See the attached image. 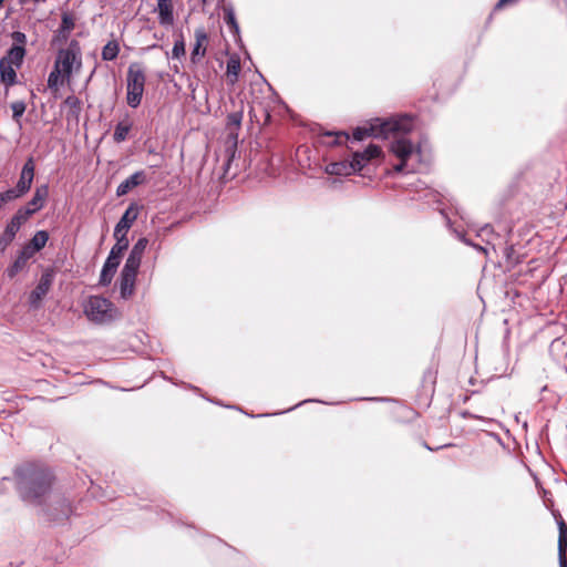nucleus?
<instances>
[{"label": "nucleus", "instance_id": "1", "mask_svg": "<svg viewBox=\"0 0 567 567\" xmlns=\"http://www.w3.org/2000/svg\"><path fill=\"white\" fill-rule=\"evenodd\" d=\"M16 488L19 497L27 505L41 507L48 520L64 525L75 508L70 499L61 494H53L54 475L40 463H25L14 471Z\"/></svg>", "mask_w": 567, "mask_h": 567}, {"label": "nucleus", "instance_id": "2", "mask_svg": "<svg viewBox=\"0 0 567 567\" xmlns=\"http://www.w3.org/2000/svg\"><path fill=\"white\" fill-rule=\"evenodd\" d=\"M413 128L410 115H398L389 118H375L369 126H358L352 132V140L361 142L367 137L388 138L390 134H406Z\"/></svg>", "mask_w": 567, "mask_h": 567}, {"label": "nucleus", "instance_id": "3", "mask_svg": "<svg viewBox=\"0 0 567 567\" xmlns=\"http://www.w3.org/2000/svg\"><path fill=\"white\" fill-rule=\"evenodd\" d=\"M381 147L377 144H370L363 151H357L351 154V159H342L329 163L326 166V173L337 176H350L360 173L371 159L381 156Z\"/></svg>", "mask_w": 567, "mask_h": 567}, {"label": "nucleus", "instance_id": "4", "mask_svg": "<svg viewBox=\"0 0 567 567\" xmlns=\"http://www.w3.org/2000/svg\"><path fill=\"white\" fill-rule=\"evenodd\" d=\"M146 75L141 63L133 62L128 65L126 74V102L130 107L140 106L145 89Z\"/></svg>", "mask_w": 567, "mask_h": 567}, {"label": "nucleus", "instance_id": "5", "mask_svg": "<svg viewBox=\"0 0 567 567\" xmlns=\"http://www.w3.org/2000/svg\"><path fill=\"white\" fill-rule=\"evenodd\" d=\"M54 65L62 70L66 80H69L75 69L79 71L82 66V49L78 40L72 39L65 48H59Z\"/></svg>", "mask_w": 567, "mask_h": 567}, {"label": "nucleus", "instance_id": "6", "mask_svg": "<svg viewBox=\"0 0 567 567\" xmlns=\"http://www.w3.org/2000/svg\"><path fill=\"white\" fill-rule=\"evenodd\" d=\"M84 312L91 321L109 323L116 318L117 310L107 298L91 296L84 307Z\"/></svg>", "mask_w": 567, "mask_h": 567}, {"label": "nucleus", "instance_id": "7", "mask_svg": "<svg viewBox=\"0 0 567 567\" xmlns=\"http://www.w3.org/2000/svg\"><path fill=\"white\" fill-rule=\"evenodd\" d=\"M128 238L122 235L116 239L115 245L111 248L106 260L103 264L99 284L103 287L109 286L120 266L123 252L128 248Z\"/></svg>", "mask_w": 567, "mask_h": 567}, {"label": "nucleus", "instance_id": "8", "mask_svg": "<svg viewBox=\"0 0 567 567\" xmlns=\"http://www.w3.org/2000/svg\"><path fill=\"white\" fill-rule=\"evenodd\" d=\"M34 176L35 161L33 156H29L21 168L16 185L10 188L19 199L24 197L31 190Z\"/></svg>", "mask_w": 567, "mask_h": 567}, {"label": "nucleus", "instance_id": "9", "mask_svg": "<svg viewBox=\"0 0 567 567\" xmlns=\"http://www.w3.org/2000/svg\"><path fill=\"white\" fill-rule=\"evenodd\" d=\"M50 194V186L48 183L38 185L34 188L31 199L24 206H20L17 210L23 215L28 220L38 212H40L48 199Z\"/></svg>", "mask_w": 567, "mask_h": 567}, {"label": "nucleus", "instance_id": "10", "mask_svg": "<svg viewBox=\"0 0 567 567\" xmlns=\"http://www.w3.org/2000/svg\"><path fill=\"white\" fill-rule=\"evenodd\" d=\"M54 276L55 272L51 267H48L42 271L38 285L29 295V303L31 307L37 308L42 299L47 296L53 284Z\"/></svg>", "mask_w": 567, "mask_h": 567}, {"label": "nucleus", "instance_id": "11", "mask_svg": "<svg viewBox=\"0 0 567 567\" xmlns=\"http://www.w3.org/2000/svg\"><path fill=\"white\" fill-rule=\"evenodd\" d=\"M141 208L142 206L135 202L130 204L114 227L115 239L120 238L122 235L127 237V231L137 219Z\"/></svg>", "mask_w": 567, "mask_h": 567}, {"label": "nucleus", "instance_id": "12", "mask_svg": "<svg viewBox=\"0 0 567 567\" xmlns=\"http://www.w3.org/2000/svg\"><path fill=\"white\" fill-rule=\"evenodd\" d=\"M148 245V239L146 237H141L137 239V241L133 245V247L130 250V254L125 260L124 267L122 269H125L130 272H136L138 274L141 262L143 255L145 252V249Z\"/></svg>", "mask_w": 567, "mask_h": 567}, {"label": "nucleus", "instance_id": "13", "mask_svg": "<svg viewBox=\"0 0 567 567\" xmlns=\"http://www.w3.org/2000/svg\"><path fill=\"white\" fill-rule=\"evenodd\" d=\"M195 43L190 52V62L197 64L206 54V45L208 43V34L204 27H199L194 32Z\"/></svg>", "mask_w": 567, "mask_h": 567}, {"label": "nucleus", "instance_id": "14", "mask_svg": "<svg viewBox=\"0 0 567 567\" xmlns=\"http://www.w3.org/2000/svg\"><path fill=\"white\" fill-rule=\"evenodd\" d=\"M20 68H16L14 64H11L7 60L0 59V83L3 85L6 92L8 90L19 83L17 71Z\"/></svg>", "mask_w": 567, "mask_h": 567}, {"label": "nucleus", "instance_id": "15", "mask_svg": "<svg viewBox=\"0 0 567 567\" xmlns=\"http://www.w3.org/2000/svg\"><path fill=\"white\" fill-rule=\"evenodd\" d=\"M146 173L144 171H137L124 179L116 188V196L122 197L128 194L133 188L146 183Z\"/></svg>", "mask_w": 567, "mask_h": 567}, {"label": "nucleus", "instance_id": "16", "mask_svg": "<svg viewBox=\"0 0 567 567\" xmlns=\"http://www.w3.org/2000/svg\"><path fill=\"white\" fill-rule=\"evenodd\" d=\"M136 272H130L125 269L121 270L120 275V295L121 298L127 299L133 295L135 280H136Z\"/></svg>", "mask_w": 567, "mask_h": 567}, {"label": "nucleus", "instance_id": "17", "mask_svg": "<svg viewBox=\"0 0 567 567\" xmlns=\"http://www.w3.org/2000/svg\"><path fill=\"white\" fill-rule=\"evenodd\" d=\"M158 22L163 27L174 22L173 0H157Z\"/></svg>", "mask_w": 567, "mask_h": 567}, {"label": "nucleus", "instance_id": "18", "mask_svg": "<svg viewBox=\"0 0 567 567\" xmlns=\"http://www.w3.org/2000/svg\"><path fill=\"white\" fill-rule=\"evenodd\" d=\"M413 151V143L405 137H400L391 143V152L400 159L406 161L412 155Z\"/></svg>", "mask_w": 567, "mask_h": 567}, {"label": "nucleus", "instance_id": "19", "mask_svg": "<svg viewBox=\"0 0 567 567\" xmlns=\"http://www.w3.org/2000/svg\"><path fill=\"white\" fill-rule=\"evenodd\" d=\"M27 55V48L22 45H11L1 56V60H7L11 64H14L16 68H21L24 62V58Z\"/></svg>", "mask_w": 567, "mask_h": 567}, {"label": "nucleus", "instance_id": "20", "mask_svg": "<svg viewBox=\"0 0 567 567\" xmlns=\"http://www.w3.org/2000/svg\"><path fill=\"white\" fill-rule=\"evenodd\" d=\"M241 70L240 58L237 54H233L226 66V80L227 84L235 85L238 81V76Z\"/></svg>", "mask_w": 567, "mask_h": 567}, {"label": "nucleus", "instance_id": "21", "mask_svg": "<svg viewBox=\"0 0 567 567\" xmlns=\"http://www.w3.org/2000/svg\"><path fill=\"white\" fill-rule=\"evenodd\" d=\"M224 21L233 32L235 40H240L239 24L233 7L224 8Z\"/></svg>", "mask_w": 567, "mask_h": 567}, {"label": "nucleus", "instance_id": "22", "mask_svg": "<svg viewBox=\"0 0 567 567\" xmlns=\"http://www.w3.org/2000/svg\"><path fill=\"white\" fill-rule=\"evenodd\" d=\"M237 145H238V133L236 132H229L227 136V147H226V164L225 168L228 169L230 166V163L234 161L237 152Z\"/></svg>", "mask_w": 567, "mask_h": 567}, {"label": "nucleus", "instance_id": "23", "mask_svg": "<svg viewBox=\"0 0 567 567\" xmlns=\"http://www.w3.org/2000/svg\"><path fill=\"white\" fill-rule=\"evenodd\" d=\"M27 265L28 261L18 254L13 262L6 268L4 276L12 280L19 272L25 269Z\"/></svg>", "mask_w": 567, "mask_h": 567}, {"label": "nucleus", "instance_id": "24", "mask_svg": "<svg viewBox=\"0 0 567 567\" xmlns=\"http://www.w3.org/2000/svg\"><path fill=\"white\" fill-rule=\"evenodd\" d=\"M441 215L445 219V224L449 227V229L454 234V236L464 243L465 245H473V241L468 238H466L465 230L463 228L454 227L451 218L447 216L444 209L440 210Z\"/></svg>", "mask_w": 567, "mask_h": 567}, {"label": "nucleus", "instance_id": "25", "mask_svg": "<svg viewBox=\"0 0 567 567\" xmlns=\"http://www.w3.org/2000/svg\"><path fill=\"white\" fill-rule=\"evenodd\" d=\"M63 103L69 107L68 118H78L81 112L80 99L72 94L66 96Z\"/></svg>", "mask_w": 567, "mask_h": 567}, {"label": "nucleus", "instance_id": "26", "mask_svg": "<svg viewBox=\"0 0 567 567\" xmlns=\"http://www.w3.org/2000/svg\"><path fill=\"white\" fill-rule=\"evenodd\" d=\"M27 221H28V219L17 210L12 215V217L8 220V223L4 227V230H9L10 233H12L13 235L17 236L21 226Z\"/></svg>", "mask_w": 567, "mask_h": 567}, {"label": "nucleus", "instance_id": "27", "mask_svg": "<svg viewBox=\"0 0 567 567\" xmlns=\"http://www.w3.org/2000/svg\"><path fill=\"white\" fill-rule=\"evenodd\" d=\"M49 238H50V235L47 230H38L32 236L29 244L33 247L34 250H37L39 252L45 247Z\"/></svg>", "mask_w": 567, "mask_h": 567}, {"label": "nucleus", "instance_id": "28", "mask_svg": "<svg viewBox=\"0 0 567 567\" xmlns=\"http://www.w3.org/2000/svg\"><path fill=\"white\" fill-rule=\"evenodd\" d=\"M120 53V45L116 41H109L102 49V60L103 61H113L117 58Z\"/></svg>", "mask_w": 567, "mask_h": 567}, {"label": "nucleus", "instance_id": "29", "mask_svg": "<svg viewBox=\"0 0 567 567\" xmlns=\"http://www.w3.org/2000/svg\"><path fill=\"white\" fill-rule=\"evenodd\" d=\"M64 80H66V78L64 76L62 70L53 65V69L48 76V87L56 90L60 85L63 84Z\"/></svg>", "mask_w": 567, "mask_h": 567}, {"label": "nucleus", "instance_id": "30", "mask_svg": "<svg viewBox=\"0 0 567 567\" xmlns=\"http://www.w3.org/2000/svg\"><path fill=\"white\" fill-rule=\"evenodd\" d=\"M132 124L131 123H123L118 122L115 125L114 133H113V140L116 143L124 142L127 138V135L131 131Z\"/></svg>", "mask_w": 567, "mask_h": 567}, {"label": "nucleus", "instance_id": "31", "mask_svg": "<svg viewBox=\"0 0 567 567\" xmlns=\"http://www.w3.org/2000/svg\"><path fill=\"white\" fill-rule=\"evenodd\" d=\"M70 33L69 31H64L60 28H58V30L54 31L53 35H52V39H51V47L52 48H62L63 44H66L69 43V38H70Z\"/></svg>", "mask_w": 567, "mask_h": 567}, {"label": "nucleus", "instance_id": "32", "mask_svg": "<svg viewBox=\"0 0 567 567\" xmlns=\"http://www.w3.org/2000/svg\"><path fill=\"white\" fill-rule=\"evenodd\" d=\"M558 553L567 550V524L560 519L558 523Z\"/></svg>", "mask_w": 567, "mask_h": 567}, {"label": "nucleus", "instance_id": "33", "mask_svg": "<svg viewBox=\"0 0 567 567\" xmlns=\"http://www.w3.org/2000/svg\"><path fill=\"white\" fill-rule=\"evenodd\" d=\"M185 54H186L185 41H184L183 34H181L178 37V39H176L174 42L172 53H171V59L179 60L181 58H184Z\"/></svg>", "mask_w": 567, "mask_h": 567}, {"label": "nucleus", "instance_id": "34", "mask_svg": "<svg viewBox=\"0 0 567 567\" xmlns=\"http://www.w3.org/2000/svg\"><path fill=\"white\" fill-rule=\"evenodd\" d=\"M489 236H494V229L489 224L483 225L476 233V237H480L486 245H492V249L495 251V245L492 244Z\"/></svg>", "mask_w": 567, "mask_h": 567}, {"label": "nucleus", "instance_id": "35", "mask_svg": "<svg viewBox=\"0 0 567 567\" xmlns=\"http://www.w3.org/2000/svg\"><path fill=\"white\" fill-rule=\"evenodd\" d=\"M75 27V19L71 12H62L60 29L71 32Z\"/></svg>", "mask_w": 567, "mask_h": 567}, {"label": "nucleus", "instance_id": "36", "mask_svg": "<svg viewBox=\"0 0 567 567\" xmlns=\"http://www.w3.org/2000/svg\"><path fill=\"white\" fill-rule=\"evenodd\" d=\"M11 110L13 121L20 124V120L27 110V104L23 101H16L11 103Z\"/></svg>", "mask_w": 567, "mask_h": 567}, {"label": "nucleus", "instance_id": "37", "mask_svg": "<svg viewBox=\"0 0 567 567\" xmlns=\"http://www.w3.org/2000/svg\"><path fill=\"white\" fill-rule=\"evenodd\" d=\"M243 121V111L231 112L226 117L228 128H239Z\"/></svg>", "mask_w": 567, "mask_h": 567}, {"label": "nucleus", "instance_id": "38", "mask_svg": "<svg viewBox=\"0 0 567 567\" xmlns=\"http://www.w3.org/2000/svg\"><path fill=\"white\" fill-rule=\"evenodd\" d=\"M503 255L511 266H515L519 262L518 258L515 257V248L513 245H506L503 248Z\"/></svg>", "mask_w": 567, "mask_h": 567}, {"label": "nucleus", "instance_id": "39", "mask_svg": "<svg viewBox=\"0 0 567 567\" xmlns=\"http://www.w3.org/2000/svg\"><path fill=\"white\" fill-rule=\"evenodd\" d=\"M17 199H19V198L16 196V194L10 188H8L4 192H0V210L2 209V207L4 205H7L8 203H11V202H14Z\"/></svg>", "mask_w": 567, "mask_h": 567}, {"label": "nucleus", "instance_id": "40", "mask_svg": "<svg viewBox=\"0 0 567 567\" xmlns=\"http://www.w3.org/2000/svg\"><path fill=\"white\" fill-rule=\"evenodd\" d=\"M10 38L13 41V43L11 45H22L23 48H25V45H27V35H25V33H23L21 31H13L10 34Z\"/></svg>", "mask_w": 567, "mask_h": 567}, {"label": "nucleus", "instance_id": "41", "mask_svg": "<svg viewBox=\"0 0 567 567\" xmlns=\"http://www.w3.org/2000/svg\"><path fill=\"white\" fill-rule=\"evenodd\" d=\"M460 415L463 417V419H475V420H480L484 423H487V424H494V423H497L494 419H488V417H484V416H481V415H477V414H474L470 411H462L460 413Z\"/></svg>", "mask_w": 567, "mask_h": 567}, {"label": "nucleus", "instance_id": "42", "mask_svg": "<svg viewBox=\"0 0 567 567\" xmlns=\"http://www.w3.org/2000/svg\"><path fill=\"white\" fill-rule=\"evenodd\" d=\"M38 251L33 249V247L28 243L25 244L21 250L19 251V255L24 258L28 262L29 260L37 254Z\"/></svg>", "mask_w": 567, "mask_h": 567}, {"label": "nucleus", "instance_id": "43", "mask_svg": "<svg viewBox=\"0 0 567 567\" xmlns=\"http://www.w3.org/2000/svg\"><path fill=\"white\" fill-rule=\"evenodd\" d=\"M308 402H319V403H324L323 401H320V400H315V399H308V400H303L299 403H297L296 405L282 411V412H279V413H274L272 415H277V414H280V413H286V412H289V411H292L295 410L296 408L298 406H301L302 404H306ZM270 414H259L258 416H269Z\"/></svg>", "mask_w": 567, "mask_h": 567}, {"label": "nucleus", "instance_id": "44", "mask_svg": "<svg viewBox=\"0 0 567 567\" xmlns=\"http://www.w3.org/2000/svg\"><path fill=\"white\" fill-rule=\"evenodd\" d=\"M436 380V372L432 369H427L423 374V382H429L430 384H434Z\"/></svg>", "mask_w": 567, "mask_h": 567}, {"label": "nucleus", "instance_id": "45", "mask_svg": "<svg viewBox=\"0 0 567 567\" xmlns=\"http://www.w3.org/2000/svg\"><path fill=\"white\" fill-rule=\"evenodd\" d=\"M14 238H16V235H13L9 230H4V229L0 235V239L2 241L7 243L8 245H11V243L14 240Z\"/></svg>", "mask_w": 567, "mask_h": 567}, {"label": "nucleus", "instance_id": "46", "mask_svg": "<svg viewBox=\"0 0 567 567\" xmlns=\"http://www.w3.org/2000/svg\"><path fill=\"white\" fill-rule=\"evenodd\" d=\"M337 136V140L333 142V144H341L342 141L341 138H343L346 142H348L350 140V136L347 132H339L336 134Z\"/></svg>", "mask_w": 567, "mask_h": 567}, {"label": "nucleus", "instance_id": "47", "mask_svg": "<svg viewBox=\"0 0 567 567\" xmlns=\"http://www.w3.org/2000/svg\"><path fill=\"white\" fill-rule=\"evenodd\" d=\"M470 247H473L474 249H476L477 251L484 254V255H488V248L486 246H482V245H478V244H474L473 245H468Z\"/></svg>", "mask_w": 567, "mask_h": 567}, {"label": "nucleus", "instance_id": "48", "mask_svg": "<svg viewBox=\"0 0 567 567\" xmlns=\"http://www.w3.org/2000/svg\"><path fill=\"white\" fill-rule=\"evenodd\" d=\"M559 567H567L566 553H558Z\"/></svg>", "mask_w": 567, "mask_h": 567}, {"label": "nucleus", "instance_id": "49", "mask_svg": "<svg viewBox=\"0 0 567 567\" xmlns=\"http://www.w3.org/2000/svg\"><path fill=\"white\" fill-rule=\"evenodd\" d=\"M405 166H406V161L401 159V162L394 166V169L396 172H403L405 169Z\"/></svg>", "mask_w": 567, "mask_h": 567}, {"label": "nucleus", "instance_id": "50", "mask_svg": "<svg viewBox=\"0 0 567 567\" xmlns=\"http://www.w3.org/2000/svg\"><path fill=\"white\" fill-rule=\"evenodd\" d=\"M10 245L0 239V254H3Z\"/></svg>", "mask_w": 567, "mask_h": 567}, {"label": "nucleus", "instance_id": "51", "mask_svg": "<svg viewBox=\"0 0 567 567\" xmlns=\"http://www.w3.org/2000/svg\"><path fill=\"white\" fill-rule=\"evenodd\" d=\"M363 400H368V401H386L388 399H385V398H364Z\"/></svg>", "mask_w": 567, "mask_h": 567}, {"label": "nucleus", "instance_id": "52", "mask_svg": "<svg viewBox=\"0 0 567 567\" xmlns=\"http://www.w3.org/2000/svg\"><path fill=\"white\" fill-rule=\"evenodd\" d=\"M491 435H492L494 439H496L497 441H499V442L502 441V440H501V436H499L498 434H496V433H492Z\"/></svg>", "mask_w": 567, "mask_h": 567}, {"label": "nucleus", "instance_id": "53", "mask_svg": "<svg viewBox=\"0 0 567 567\" xmlns=\"http://www.w3.org/2000/svg\"><path fill=\"white\" fill-rule=\"evenodd\" d=\"M451 445H452V444H444V445H441V446L436 447L435 450L445 449V447H449V446H451Z\"/></svg>", "mask_w": 567, "mask_h": 567}, {"label": "nucleus", "instance_id": "54", "mask_svg": "<svg viewBox=\"0 0 567 567\" xmlns=\"http://www.w3.org/2000/svg\"><path fill=\"white\" fill-rule=\"evenodd\" d=\"M423 445H424V447H425V449H427V450H430V451H434V449H432L431 446H429L426 442H424V443H423Z\"/></svg>", "mask_w": 567, "mask_h": 567}, {"label": "nucleus", "instance_id": "55", "mask_svg": "<svg viewBox=\"0 0 567 567\" xmlns=\"http://www.w3.org/2000/svg\"><path fill=\"white\" fill-rule=\"evenodd\" d=\"M190 389L195 390V391H198L199 389L194 386V385H189Z\"/></svg>", "mask_w": 567, "mask_h": 567}, {"label": "nucleus", "instance_id": "56", "mask_svg": "<svg viewBox=\"0 0 567 567\" xmlns=\"http://www.w3.org/2000/svg\"><path fill=\"white\" fill-rule=\"evenodd\" d=\"M546 390H547V385H544V386L542 388V391H546Z\"/></svg>", "mask_w": 567, "mask_h": 567}]
</instances>
